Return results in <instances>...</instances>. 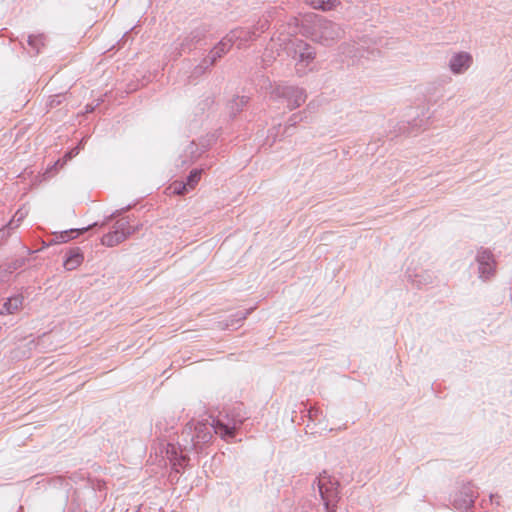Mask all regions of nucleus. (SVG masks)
Wrapping results in <instances>:
<instances>
[{"mask_svg":"<svg viewBox=\"0 0 512 512\" xmlns=\"http://www.w3.org/2000/svg\"><path fill=\"white\" fill-rule=\"evenodd\" d=\"M311 490L298 500L293 512H320L321 506L325 512H336L340 499L338 481L323 471L315 478Z\"/></svg>","mask_w":512,"mask_h":512,"instance_id":"1","label":"nucleus"},{"mask_svg":"<svg viewBox=\"0 0 512 512\" xmlns=\"http://www.w3.org/2000/svg\"><path fill=\"white\" fill-rule=\"evenodd\" d=\"M244 420V417L236 415L235 410H233L231 414H226L224 418H213L211 422L208 420L196 423L191 421L187 424L191 427L192 435L201 450L203 445L212 439L213 434H219L226 441L234 440L237 430L241 427Z\"/></svg>","mask_w":512,"mask_h":512,"instance_id":"2","label":"nucleus"},{"mask_svg":"<svg viewBox=\"0 0 512 512\" xmlns=\"http://www.w3.org/2000/svg\"><path fill=\"white\" fill-rule=\"evenodd\" d=\"M200 449L196 443L195 438L192 435L191 427L188 424L185 425L181 434L178 436L177 445L168 443L166 449V455L169 459L173 469L179 473L180 468H184L188 465L190 452H199Z\"/></svg>","mask_w":512,"mask_h":512,"instance_id":"3","label":"nucleus"},{"mask_svg":"<svg viewBox=\"0 0 512 512\" xmlns=\"http://www.w3.org/2000/svg\"><path fill=\"white\" fill-rule=\"evenodd\" d=\"M344 30L337 23L322 16H317L312 25L311 38L324 46H330L334 41L340 39Z\"/></svg>","mask_w":512,"mask_h":512,"instance_id":"4","label":"nucleus"},{"mask_svg":"<svg viewBox=\"0 0 512 512\" xmlns=\"http://www.w3.org/2000/svg\"><path fill=\"white\" fill-rule=\"evenodd\" d=\"M269 28V20L266 17L260 18L252 27H236L226 35L232 45L236 44L239 49L246 47L250 42L255 41L262 33Z\"/></svg>","mask_w":512,"mask_h":512,"instance_id":"5","label":"nucleus"},{"mask_svg":"<svg viewBox=\"0 0 512 512\" xmlns=\"http://www.w3.org/2000/svg\"><path fill=\"white\" fill-rule=\"evenodd\" d=\"M288 54L295 59L296 73L302 77L307 73V67L314 61L316 56L315 49L307 42L301 39H295L287 48Z\"/></svg>","mask_w":512,"mask_h":512,"instance_id":"6","label":"nucleus"},{"mask_svg":"<svg viewBox=\"0 0 512 512\" xmlns=\"http://www.w3.org/2000/svg\"><path fill=\"white\" fill-rule=\"evenodd\" d=\"M273 95L283 99L289 110L300 107L307 99L305 89L293 85H278L275 87Z\"/></svg>","mask_w":512,"mask_h":512,"instance_id":"7","label":"nucleus"},{"mask_svg":"<svg viewBox=\"0 0 512 512\" xmlns=\"http://www.w3.org/2000/svg\"><path fill=\"white\" fill-rule=\"evenodd\" d=\"M135 230L128 218H121L115 222L111 231L102 236L101 243L107 247L116 246L132 235Z\"/></svg>","mask_w":512,"mask_h":512,"instance_id":"8","label":"nucleus"},{"mask_svg":"<svg viewBox=\"0 0 512 512\" xmlns=\"http://www.w3.org/2000/svg\"><path fill=\"white\" fill-rule=\"evenodd\" d=\"M208 32L209 28L206 25H201L194 28L183 38H179L176 46L178 54L182 55L183 53H189L198 46L206 45V37Z\"/></svg>","mask_w":512,"mask_h":512,"instance_id":"9","label":"nucleus"},{"mask_svg":"<svg viewBox=\"0 0 512 512\" xmlns=\"http://www.w3.org/2000/svg\"><path fill=\"white\" fill-rule=\"evenodd\" d=\"M477 497V491L473 484L466 483L453 497V507L458 512H470Z\"/></svg>","mask_w":512,"mask_h":512,"instance_id":"10","label":"nucleus"},{"mask_svg":"<svg viewBox=\"0 0 512 512\" xmlns=\"http://www.w3.org/2000/svg\"><path fill=\"white\" fill-rule=\"evenodd\" d=\"M476 261L478 263L479 276L482 279H489L495 273L496 261L493 253L481 248L477 251Z\"/></svg>","mask_w":512,"mask_h":512,"instance_id":"11","label":"nucleus"},{"mask_svg":"<svg viewBox=\"0 0 512 512\" xmlns=\"http://www.w3.org/2000/svg\"><path fill=\"white\" fill-rule=\"evenodd\" d=\"M207 149L206 146L202 145L199 147L195 141H191L183 150V153L179 156V166L185 167L194 163L203 152Z\"/></svg>","mask_w":512,"mask_h":512,"instance_id":"12","label":"nucleus"},{"mask_svg":"<svg viewBox=\"0 0 512 512\" xmlns=\"http://www.w3.org/2000/svg\"><path fill=\"white\" fill-rule=\"evenodd\" d=\"M253 307L239 310L231 314L227 319L218 322V326L222 330H234L241 326V323L247 318V316L253 311Z\"/></svg>","mask_w":512,"mask_h":512,"instance_id":"13","label":"nucleus"},{"mask_svg":"<svg viewBox=\"0 0 512 512\" xmlns=\"http://www.w3.org/2000/svg\"><path fill=\"white\" fill-rule=\"evenodd\" d=\"M232 46L231 41L227 35H225L212 49H210L209 54L206 56L209 64L215 65L218 60L230 51Z\"/></svg>","mask_w":512,"mask_h":512,"instance_id":"14","label":"nucleus"},{"mask_svg":"<svg viewBox=\"0 0 512 512\" xmlns=\"http://www.w3.org/2000/svg\"><path fill=\"white\" fill-rule=\"evenodd\" d=\"M472 63V57L469 53H455L449 60V68L454 74H461L466 71Z\"/></svg>","mask_w":512,"mask_h":512,"instance_id":"15","label":"nucleus"},{"mask_svg":"<svg viewBox=\"0 0 512 512\" xmlns=\"http://www.w3.org/2000/svg\"><path fill=\"white\" fill-rule=\"evenodd\" d=\"M24 296L22 294H14L8 297L0 308L1 315H11L18 312L23 306Z\"/></svg>","mask_w":512,"mask_h":512,"instance_id":"16","label":"nucleus"},{"mask_svg":"<svg viewBox=\"0 0 512 512\" xmlns=\"http://www.w3.org/2000/svg\"><path fill=\"white\" fill-rule=\"evenodd\" d=\"M84 260L83 253L79 247L71 248L63 261V266L66 270L72 271L76 269Z\"/></svg>","mask_w":512,"mask_h":512,"instance_id":"17","label":"nucleus"},{"mask_svg":"<svg viewBox=\"0 0 512 512\" xmlns=\"http://www.w3.org/2000/svg\"><path fill=\"white\" fill-rule=\"evenodd\" d=\"M250 98L246 95H236L228 103L227 109L230 119H235L236 116L243 111L249 103Z\"/></svg>","mask_w":512,"mask_h":512,"instance_id":"18","label":"nucleus"},{"mask_svg":"<svg viewBox=\"0 0 512 512\" xmlns=\"http://www.w3.org/2000/svg\"><path fill=\"white\" fill-rule=\"evenodd\" d=\"M97 225H98V223L95 222V223L88 225L86 227H83V228H74V229L62 231L56 235L57 242H59V243L68 242L69 240L78 237L79 235L87 232L90 228L97 226Z\"/></svg>","mask_w":512,"mask_h":512,"instance_id":"19","label":"nucleus"},{"mask_svg":"<svg viewBox=\"0 0 512 512\" xmlns=\"http://www.w3.org/2000/svg\"><path fill=\"white\" fill-rule=\"evenodd\" d=\"M408 277L409 280L419 289L433 284L435 278L434 274L429 271H422L421 273L414 275L409 274Z\"/></svg>","mask_w":512,"mask_h":512,"instance_id":"20","label":"nucleus"},{"mask_svg":"<svg viewBox=\"0 0 512 512\" xmlns=\"http://www.w3.org/2000/svg\"><path fill=\"white\" fill-rule=\"evenodd\" d=\"M27 44L33 51V55H38L41 52V48L45 45V35L31 34L28 36Z\"/></svg>","mask_w":512,"mask_h":512,"instance_id":"21","label":"nucleus"},{"mask_svg":"<svg viewBox=\"0 0 512 512\" xmlns=\"http://www.w3.org/2000/svg\"><path fill=\"white\" fill-rule=\"evenodd\" d=\"M314 9H320L323 11L331 10L339 2L338 0H305Z\"/></svg>","mask_w":512,"mask_h":512,"instance_id":"22","label":"nucleus"},{"mask_svg":"<svg viewBox=\"0 0 512 512\" xmlns=\"http://www.w3.org/2000/svg\"><path fill=\"white\" fill-rule=\"evenodd\" d=\"M202 171L203 169H192L189 172L188 176L186 177V180L184 182L191 190L199 183Z\"/></svg>","mask_w":512,"mask_h":512,"instance_id":"23","label":"nucleus"},{"mask_svg":"<svg viewBox=\"0 0 512 512\" xmlns=\"http://www.w3.org/2000/svg\"><path fill=\"white\" fill-rule=\"evenodd\" d=\"M27 261H28V258H26V257H18V258L12 259L10 262L5 264V271H8L9 273H13L16 270L25 266Z\"/></svg>","mask_w":512,"mask_h":512,"instance_id":"24","label":"nucleus"},{"mask_svg":"<svg viewBox=\"0 0 512 512\" xmlns=\"http://www.w3.org/2000/svg\"><path fill=\"white\" fill-rule=\"evenodd\" d=\"M211 66L212 64H209V61L206 57H204L198 65H196L192 72L191 77L197 78L203 75Z\"/></svg>","mask_w":512,"mask_h":512,"instance_id":"25","label":"nucleus"},{"mask_svg":"<svg viewBox=\"0 0 512 512\" xmlns=\"http://www.w3.org/2000/svg\"><path fill=\"white\" fill-rule=\"evenodd\" d=\"M27 212L24 211L23 209H18L14 216L12 217V219L6 224V226L8 227V229H10L11 231L16 229L20 222L25 218Z\"/></svg>","mask_w":512,"mask_h":512,"instance_id":"26","label":"nucleus"},{"mask_svg":"<svg viewBox=\"0 0 512 512\" xmlns=\"http://www.w3.org/2000/svg\"><path fill=\"white\" fill-rule=\"evenodd\" d=\"M305 112H298V113H294L292 114L288 121H287V125L285 127V132L287 133L289 131V129L291 127H295L299 122L303 121L304 119V114Z\"/></svg>","mask_w":512,"mask_h":512,"instance_id":"27","label":"nucleus"},{"mask_svg":"<svg viewBox=\"0 0 512 512\" xmlns=\"http://www.w3.org/2000/svg\"><path fill=\"white\" fill-rule=\"evenodd\" d=\"M173 193L177 195H184L188 193L191 189L185 184L184 181H175L171 185Z\"/></svg>","mask_w":512,"mask_h":512,"instance_id":"28","label":"nucleus"},{"mask_svg":"<svg viewBox=\"0 0 512 512\" xmlns=\"http://www.w3.org/2000/svg\"><path fill=\"white\" fill-rule=\"evenodd\" d=\"M131 208V205H127L126 207H123L121 209L116 210L113 212L108 218L107 221L111 220L114 217L122 215L124 212L128 211Z\"/></svg>","mask_w":512,"mask_h":512,"instance_id":"29","label":"nucleus"},{"mask_svg":"<svg viewBox=\"0 0 512 512\" xmlns=\"http://www.w3.org/2000/svg\"><path fill=\"white\" fill-rule=\"evenodd\" d=\"M320 414H322V412L317 408H310L308 411V415L311 420H317Z\"/></svg>","mask_w":512,"mask_h":512,"instance_id":"30","label":"nucleus"},{"mask_svg":"<svg viewBox=\"0 0 512 512\" xmlns=\"http://www.w3.org/2000/svg\"><path fill=\"white\" fill-rule=\"evenodd\" d=\"M10 274L11 273H9L8 271H5V265L0 266V280L2 282L8 281V278H9Z\"/></svg>","mask_w":512,"mask_h":512,"instance_id":"31","label":"nucleus"},{"mask_svg":"<svg viewBox=\"0 0 512 512\" xmlns=\"http://www.w3.org/2000/svg\"><path fill=\"white\" fill-rule=\"evenodd\" d=\"M11 230L5 225L0 229V241L6 239L10 235Z\"/></svg>","mask_w":512,"mask_h":512,"instance_id":"32","label":"nucleus"},{"mask_svg":"<svg viewBox=\"0 0 512 512\" xmlns=\"http://www.w3.org/2000/svg\"><path fill=\"white\" fill-rule=\"evenodd\" d=\"M61 97H62V95H54L49 102V106L55 107V106L59 105L61 103Z\"/></svg>","mask_w":512,"mask_h":512,"instance_id":"33","label":"nucleus"},{"mask_svg":"<svg viewBox=\"0 0 512 512\" xmlns=\"http://www.w3.org/2000/svg\"><path fill=\"white\" fill-rule=\"evenodd\" d=\"M94 109H95V107H94V106H92V105H90V104H87V105L85 106V113H91V112H93V111H94Z\"/></svg>","mask_w":512,"mask_h":512,"instance_id":"34","label":"nucleus"},{"mask_svg":"<svg viewBox=\"0 0 512 512\" xmlns=\"http://www.w3.org/2000/svg\"><path fill=\"white\" fill-rule=\"evenodd\" d=\"M206 102H207V104H208V103H212V102H213V100H212L211 98H209V97H208V98L206 99Z\"/></svg>","mask_w":512,"mask_h":512,"instance_id":"35","label":"nucleus"},{"mask_svg":"<svg viewBox=\"0 0 512 512\" xmlns=\"http://www.w3.org/2000/svg\"><path fill=\"white\" fill-rule=\"evenodd\" d=\"M129 32L124 33L122 40H125Z\"/></svg>","mask_w":512,"mask_h":512,"instance_id":"36","label":"nucleus"}]
</instances>
